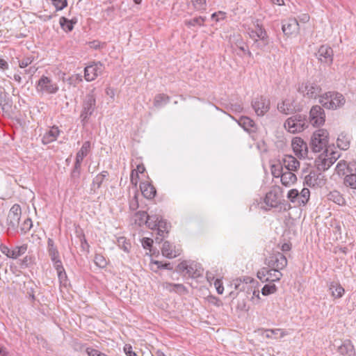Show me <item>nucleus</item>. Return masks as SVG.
<instances>
[{
    "instance_id": "nucleus-42",
    "label": "nucleus",
    "mask_w": 356,
    "mask_h": 356,
    "mask_svg": "<svg viewBox=\"0 0 356 356\" xmlns=\"http://www.w3.org/2000/svg\"><path fill=\"white\" fill-rule=\"evenodd\" d=\"M27 244H23L22 245L15 247V248L12 250L11 259H15L23 255L27 251Z\"/></svg>"
},
{
    "instance_id": "nucleus-39",
    "label": "nucleus",
    "mask_w": 356,
    "mask_h": 356,
    "mask_svg": "<svg viewBox=\"0 0 356 356\" xmlns=\"http://www.w3.org/2000/svg\"><path fill=\"white\" fill-rule=\"evenodd\" d=\"M337 143L340 149L346 150L349 148L350 138L346 134L342 133L339 136Z\"/></svg>"
},
{
    "instance_id": "nucleus-40",
    "label": "nucleus",
    "mask_w": 356,
    "mask_h": 356,
    "mask_svg": "<svg viewBox=\"0 0 356 356\" xmlns=\"http://www.w3.org/2000/svg\"><path fill=\"white\" fill-rule=\"evenodd\" d=\"M134 223L138 226L146 225V219H147V213L146 211H138L134 214Z\"/></svg>"
},
{
    "instance_id": "nucleus-20",
    "label": "nucleus",
    "mask_w": 356,
    "mask_h": 356,
    "mask_svg": "<svg viewBox=\"0 0 356 356\" xmlns=\"http://www.w3.org/2000/svg\"><path fill=\"white\" fill-rule=\"evenodd\" d=\"M282 29L285 35L289 36L299 31V24L296 18H289L282 22Z\"/></svg>"
},
{
    "instance_id": "nucleus-61",
    "label": "nucleus",
    "mask_w": 356,
    "mask_h": 356,
    "mask_svg": "<svg viewBox=\"0 0 356 356\" xmlns=\"http://www.w3.org/2000/svg\"><path fill=\"white\" fill-rule=\"evenodd\" d=\"M124 352L127 356H138L133 350L132 346L130 344H125L124 346Z\"/></svg>"
},
{
    "instance_id": "nucleus-55",
    "label": "nucleus",
    "mask_w": 356,
    "mask_h": 356,
    "mask_svg": "<svg viewBox=\"0 0 356 356\" xmlns=\"http://www.w3.org/2000/svg\"><path fill=\"white\" fill-rule=\"evenodd\" d=\"M86 353L88 356H108L107 355L102 353L99 350L90 347L86 348Z\"/></svg>"
},
{
    "instance_id": "nucleus-12",
    "label": "nucleus",
    "mask_w": 356,
    "mask_h": 356,
    "mask_svg": "<svg viewBox=\"0 0 356 356\" xmlns=\"http://www.w3.org/2000/svg\"><path fill=\"white\" fill-rule=\"evenodd\" d=\"M282 273L277 269L273 268H262L257 274L258 279L262 282H274L280 281L282 277Z\"/></svg>"
},
{
    "instance_id": "nucleus-5",
    "label": "nucleus",
    "mask_w": 356,
    "mask_h": 356,
    "mask_svg": "<svg viewBox=\"0 0 356 356\" xmlns=\"http://www.w3.org/2000/svg\"><path fill=\"white\" fill-rule=\"evenodd\" d=\"M35 90L41 95H54L59 90V86L50 77L42 75L35 83Z\"/></svg>"
},
{
    "instance_id": "nucleus-17",
    "label": "nucleus",
    "mask_w": 356,
    "mask_h": 356,
    "mask_svg": "<svg viewBox=\"0 0 356 356\" xmlns=\"http://www.w3.org/2000/svg\"><path fill=\"white\" fill-rule=\"evenodd\" d=\"M251 104L256 114L259 116H263L270 109V101L263 96L254 99Z\"/></svg>"
},
{
    "instance_id": "nucleus-15",
    "label": "nucleus",
    "mask_w": 356,
    "mask_h": 356,
    "mask_svg": "<svg viewBox=\"0 0 356 356\" xmlns=\"http://www.w3.org/2000/svg\"><path fill=\"white\" fill-rule=\"evenodd\" d=\"M287 263L286 257L280 252L272 254L266 259V264L269 268H273L280 271L287 266Z\"/></svg>"
},
{
    "instance_id": "nucleus-43",
    "label": "nucleus",
    "mask_w": 356,
    "mask_h": 356,
    "mask_svg": "<svg viewBox=\"0 0 356 356\" xmlns=\"http://www.w3.org/2000/svg\"><path fill=\"white\" fill-rule=\"evenodd\" d=\"M162 218L161 217L157 216V215H152L149 216L147 214V219H146V225L151 229L152 230L154 231L155 227H156V225L159 223L160 219Z\"/></svg>"
},
{
    "instance_id": "nucleus-35",
    "label": "nucleus",
    "mask_w": 356,
    "mask_h": 356,
    "mask_svg": "<svg viewBox=\"0 0 356 356\" xmlns=\"http://www.w3.org/2000/svg\"><path fill=\"white\" fill-rule=\"evenodd\" d=\"M48 253L51 261L60 259V255L57 248L54 245V242L51 238L47 241Z\"/></svg>"
},
{
    "instance_id": "nucleus-1",
    "label": "nucleus",
    "mask_w": 356,
    "mask_h": 356,
    "mask_svg": "<svg viewBox=\"0 0 356 356\" xmlns=\"http://www.w3.org/2000/svg\"><path fill=\"white\" fill-rule=\"evenodd\" d=\"M318 102L328 110H337L342 108L346 104L344 96L337 91H328L319 97Z\"/></svg>"
},
{
    "instance_id": "nucleus-3",
    "label": "nucleus",
    "mask_w": 356,
    "mask_h": 356,
    "mask_svg": "<svg viewBox=\"0 0 356 356\" xmlns=\"http://www.w3.org/2000/svg\"><path fill=\"white\" fill-rule=\"evenodd\" d=\"M282 192V188L280 186H273L270 191L266 195L264 198L265 204L271 208L280 207V210L284 211L291 209V206L289 203L286 202L284 200L283 202L280 201V197Z\"/></svg>"
},
{
    "instance_id": "nucleus-64",
    "label": "nucleus",
    "mask_w": 356,
    "mask_h": 356,
    "mask_svg": "<svg viewBox=\"0 0 356 356\" xmlns=\"http://www.w3.org/2000/svg\"><path fill=\"white\" fill-rule=\"evenodd\" d=\"M0 250L7 257L11 258L12 250H10L7 245L1 244L0 245Z\"/></svg>"
},
{
    "instance_id": "nucleus-7",
    "label": "nucleus",
    "mask_w": 356,
    "mask_h": 356,
    "mask_svg": "<svg viewBox=\"0 0 356 356\" xmlns=\"http://www.w3.org/2000/svg\"><path fill=\"white\" fill-rule=\"evenodd\" d=\"M22 216L21 207L18 204H15L10 208L8 217H7V225H8V234H12L18 232L19 223Z\"/></svg>"
},
{
    "instance_id": "nucleus-46",
    "label": "nucleus",
    "mask_w": 356,
    "mask_h": 356,
    "mask_svg": "<svg viewBox=\"0 0 356 356\" xmlns=\"http://www.w3.org/2000/svg\"><path fill=\"white\" fill-rule=\"evenodd\" d=\"M205 19L202 17H195L190 20H186L184 24L188 27L195 26H203Z\"/></svg>"
},
{
    "instance_id": "nucleus-13",
    "label": "nucleus",
    "mask_w": 356,
    "mask_h": 356,
    "mask_svg": "<svg viewBox=\"0 0 356 356\" xmlns=\"http://www.w3.org/2000/svg\"><path fill=\"white\" fill-rule=\"evenodd\" d=\"M321 170L318 169L316 170H312L310 172L305 176L304 185L314 188V187H322L325 184L326 179L325 176L320 172Z\"/></svg>"
},
{
    "instance_id": "nucleus-47",
    "label": "nucleus",
    "mask_w": 356,
    "mask_h": 356,
    "mask_svg": "<svg viewBox=\"0 0 356 356\" xmlns=\"http://www.w3.org/2000/svg\"><path fill=\"white\" fill-rule=\"evenodd\" d=\"M283 165L280 162L277 164H274L271 166V173L274 177L278 178L282 175L284 172Z\"/></svg>"
},
{
    "instance_id": "nucleus-6",
    "label": "nucleus",
    "mask_w": 356,
    "mask_h": 356,
    "mask_svg": "<svg viewBox=\"0 0 356 356\" xmlns=\"http://www.w3.org/2000/svg\"><path fill=\"white\" fill-rule=\"evenodd\" d=\"M286 197L294 207H304L309 200L310 191L307 188H303L300 192L293 188L288 191Z\"/></svg>"
},
{
    "instance_id": "nucleus-59",
    "label": "nucleus",
    "mask_w": 356,
    "mask_h": 356,
    "mask_svg": "<svg viewBox=\"0 0 356 356\" xmlns=\"http://www.w3.org/2000/svg\"><path fill=\"white\" fill-rule=\"evenodd\" d=\"M33 263L32 257L30 256H26L20 261V267L21 268H27L31 264Z\"/></svg>"
},
{
    "instance_id": "nucleus-49",
    "label": "nucleus",
    "mask_w": 356,
    "mask_h": 356,
    "mask_svg": "<svg viewBox=\"0 0 356 356\" xmlns=\"http://www.w3.org/2000/svg\"><path fill=\"white\" fill-rule=\"evenodd\" d=\"M277 290V287L274 284H265L261 289V293L264 296H268L275 293Z\"/></svg>"
},
{
    "instance_id": "nucleus-53",
    "label": "nucleus",
    "mask_w": 356,
    "mask_h": 356,
    "mask_svg": "<svg viewBox=\"0 0 356 356\" xmlns=\"http://www.w3.org/2000/svg\"><path fill=\"white\" fill-rule=\"evenodd\" d=\"M33 60H34V57L33 56H26V57H24L22 60H19L18 61L19 66L21 68H25L27 66H29V65H31L33 63Z\"/></svg>"
},
{
    "instance_id": "nucleus-48",
    "label": "nucleus",
    "mask_w": 356,
    "mask_h": 356,
    "mask_svg": "<svg viewBox=\"0 0 356 356\" xmlns=\"http://www.w3.org/2000/svg\"><path fill=\"white\" fill-rule=\"evenodd\" d=\"M94 262L97 266L100 268H104L107 266L106 258L101 254H96L94 258Z\"/></svg>"
},
{
    "instance_id": "nucleus-34",
    "label": "nucleus",
    "mask_w": 356,
    "mask_h": 356,
    "mask_svg": "<svg viewBox=\"0 0 356 356\" xmlns=\"http://www.w3.org/2000/svg\"><path fill=\"white\" fill-rule=\"evenodd\" d=\"M170 97L163 93L156 95L154 99V106L156 108H161L170 102Z\"/></svg>"
},
{
    "instance_id": "nucleus-50",
    "label": "nucleus",
    "mask_w": 356,
    "mask_h": 356,
    "mask_svg": "<svg viewBox=\"0 0 356 356\" xmlns=\"http://www.w3.org/2000/svg\"><path fill=\"white\" fill-rule=\"evenodd\" d=\"M344 183L346 186L356 189V175L350 174L349 175H346L344 179Z\"/></svg>"
},
{
    "instance_id": "nucleus-21",
    "label": "nucleus",
    "mask_w": 356,
    "mask_h": 356,
    "mask_svg": "<svg viewBox=\"0 0 356 356\" xmlns=\"http://www.w3.org/2000/svg\"><path fill=\"white\" fill-rule=\"evenodd\" d=\"M255 283L257 284V282L250 277H245L243 280L239 278L233 281L234 289L240 291L252 289Z\"/></svg>"
},
{
    "instance_id": "nucleus-54",
    "label": "nucleus",
    "mask_w": 356,
    "mask_h": 356,
    "mask_svg": "<svg viewBox=\"0 0 356 356\" xmlns=\"http://www.w3.org/2000/svg\"><path fill=\"white\" fill-rule=\"evenodd\" d=\"M51 1L56 10H61L67 6V0H51Z\"/></svg>"
},
{
    "instance_id": "nucleus-30",
    "label": "nucleus",
    "mask_w": 356,
    "mask_h": 356,
    "mask_svg": "<svg viewBox=\"0 0 356 356\" xmlns=\"http://www.w3.org/2000/svg\"><path fill=\"white\" fill-rule=\"evenodd\" d=\"M338 352L342 355L355 356L354 346L350 340H345L338 347Z\"/></svg>"
},
{
    "instance_id": "nucleus-63",
    "label": "nucleus",
    "mask_w": 356,
    "mask_h": 356,
    "mask_svg": "<svg viewBox=\"0 0 356 356\" xmlns=\"http://www.w3.org/2000/svg\"><path fill=\"white\" fill-rule=\"evenodd\" d=\"M51 261L53 262L54 267L56 269L57 273L65 270V268L63 266L62 261H60V259L54 260V261Z\"/></svg>"
},
{
    "instance_id": "nucleus-31",
    "label": "nucleus",
    "mask_w": 356,
    "mask_h": 356,
    "mask_svg": "<svg viewBox=\"0 0 356 356\" xmlns=\"http://www.w3.org/2000/svg\"><path fill=\"white\" fill-rule=\"evenodd\" d=\"M0 106L3 111H8L12 107V100L3 88H0Z\"/></svg>"
},
{
    "instance_id": "nucleus-4",
    "label": "nucleus",
    "mask_w": 356,
    "mask_h": 356,
    "mask_svg": "<svg viewBox=\"0 0 356 356\" xmlns=\"http://www.w3.org/2000/svg\"><path fill=\"white\" fill-rule=\"evenodd\" d=\"M284 127L291 133L301 132L309 127L307 118L305 115L296 114L284 122Z\"/></svg>"
},
{
    "instance_id": "nucleus-29",
    "label": "nucleus",
    "mask_w": 356,
    "mask_h": 356,
    "mask_svg": "<svg viewBox=\"0 0 356 356\" xmlns=\"http://www.w3.org/2000/svg\"><path fill=\"white\" fill-rule=\"evenodd\" d=\"M328 288L331 296L335 299L342 298L345 293L344 288L338 282L333 281L330 282Z\"/></svg>"
},
{
    "instance_id": "nucleus-60",
    "label": "nucleus",
    "mask_w": 356,
    "mask_h": 356,
    "mask_svg": "<svg viewBox=\"0 0 356 356\" xmlns=\"http://www.w3.org/2000/svg\"><path fill=\"white\" fill-rule=\"evenodd\" d=\"M141 243L143 248L150 250L153 244V240L150 238L145 237L142 239Z\"/></svg>"
},
{
    "instance_id": "nucleus-27",
    "label": "nucleus",
    "mask_w": 356,
    "mask_h": 356,
    "mask_svg": "<svg viewBox=\"0 0 356 356\" xmlns=\"http://www.w3.org/2000/svg\"><path fill=\"white\" fill-rule=\"evenodd\" d=\"M238 124L247 132L254 133L257 128L254 122L247 116H241L238 120Z\"/></svg>"
},
{
    "instance_id": "nucleus-32",
    "label": "nucleus",
    "mask_w": 356,
    "mask_h": 356,
    "mask_svg": "<svg viewBox=\"0 0 356 356\" xmlns=\"http://www.w3.org/2000/svg\"><path fill=\"white\" fill-rule=\"evenodd\" d=\"M280 180L283 186L290 187L297 181V177L293 172L284 170Z\"/></svg>"
},
{
    "instance_id": "nucleus-9",
    "label": "nucleus",
    "mask_w": 356,
    "mask_h": 356,
    "mask_svg": "<svg viewBox=\"0 0 356 356\" xmlns=\"http://www.w3.org/2000/svg\"><path fill=\"white\" fill-rule=\"evenodd\" d=\"M328 132L326 129H320L316 131L311 139V148L314 152H320L328 144Z\"/></svg>"
},
{
    "instance_id": "nucleus-22",
    "label": "nucleus",
    "mask_w": 356,
    "mask_h": 356,
    "mask_svg": "<svg viewBox=\"0 0 356 356\" xmlns=\"http://www.w3.org/2000/svg\"><path fill=\"white\" fill-rule=\"evenodd\" d=\"M292 148L298 156H305L307 154V145L301 138L296 137L292 140Z\"/></svg>"
},
{
    "instance_id": "nucleus-41",
    "label": "nucleus",
    "mask_w": 356,
    "mask_h": 356,
    "mask_svg": "<svg viewBox=\"0 0 356 356\" xmlns=\"http://www.w3.org/2000/svg\"><path fill=\"white\" fill-rule=\"evenodd\" d=\"M335 161L334 158L323 159L317 164V168L318 170L325 171L332 166Z\"/></svg>"
},
{
    "instance_id": "nucleus-56",
    "label": "nucleus",
    "mask_w": 356,
    "mask_h": 356,
    "mask_svg": "<svg viewBox=\"0 0 356 356\" xmlns=\"http://www.w3.org/2000/svg\"><path fill=\"white\" fill-rule=\"evenodd\" d=\"M194 8L196 10H204L206 7V0H191Z\"/></svg>"
},
{
    "instance_id": "nucleus-38",
    "label": "nucleus",
    "mask_w": 356,
    "mask_h": 356,
    "mask_svg": "<svg viewBox=\"0 0 356 356\" xmlns=\"http://www.w3.org/2000/svg\"><path fill=\"white\" fill-rule=\"evenodd\" d=\"M162 254L169 259L177 257L176 252L172 249V245L168 241H165L161 248Z\"/></svg>"
},
{
    "instance_id": "nucleus-45",
    "label": "nucleus",
    "mask_w": 356,
    "mask_h": 356,
    "mask_svg": "<svg viewBox=\"0 0 356 356\" xmlns=\"http://www.w3.org/2000/svg\"><path fill=\"white\" fill-rule=\"evenodd\" d=\"M61 28L66 32L72 31L73 29L72 20H69L65 17H61L59 20Z\"/></svg>"
},
{
    "instance_id": "nucleus-23",
    "label": "nucleus",
    "mask_w": 356,
    "mask_h": 356,
    "mask_svg": "<svg viewBox=\"0 0 356 356\" xmlns=\"http://www.w3.org/2000/svg\"><path fill=\"white\" fill-rule=\"evenodd\" d=\"M285 171L293 172L300 168V162L294 156L286 155L280 161Z\"/></svg>"
},
{
    "instance_id": "nucleus-19",
    "label": "nucleus",
    "mask_w": 356,
    "mask_h": 356,
    "mask_svg": "<svg viewBox=\"0 0 356 356\" xmlns=\"http://www.w3.org/2000/svg\"><path fill=\"white\" fill-rule=\"evenodd\" d=\"M277 109L280 112L289 115L300 111V106L293 99H285L281 104H278Z\"/></svg>"
},
{
    "instance_id": "nucleus-8",
    "label": "nucleus",
    "mask_w": 356,
    "mask_h": 356,
    "mask_svg": "<svg viewBox=\"0 0 356 356\" xmlns=\"http://www.w3.org/2000/svg\"><path fill=\"white\" fill-rule=\"evenodd\" d=\"M255 28V30H250L248 33L250 37L254 40L252 46L262 49L269 44V37L262 26L257 24Z\"/></svg>"
},
{
    "instance_id": "nucleus-58",
    "label": "nucleus",
    "mask_w": 356,
    "mask_h": 356,
    "mask_svg": "<svg viewBox=\"0 0 356 356\" xmlns=\"http://www.w3.org/2000/svg\"><path fill=\"white\" fill-rule=\"evenodd\" d=\"M79 238H80L81 249L83 250H86V251L88 252L90 245L86 238L85 234L83 233H81V234L79 236Z\"/></svg>"
},
{
    "instance_id": "nucleus-44",
    "label": "nucleus",
    "mask_w": 356,
    "mask_h": 356,
    "mask_svg": "<svg viewBox=\"0 0 356 356\" xmlns=\"http://www.w3.org/2000/svg\"><path fill=\"white\" fill-rule=\"evenodd\" d=\"M117 245L125 252H129L131 248V243L124 236H120L117 238Z\"/></svg>"
},
{
    "instance_id": "nucleus-62",
    "label": "nucleus",
    "mask_w": 356,
    "mask_h": 356,
    "mask_svg": "<svg viewBox=\"0 0 356 356\" xmlns=\"http://www.w3.org/2000/svg\"><path fill=\"white\" fill-rule=\"evenodd\" d=\"M131 182L136 186L139 179V176L136 170H132L130 176Z\"/></svg>"
},
{
    "instance_id": "nucleus-11",
    "label": "nucleus",
    "mask_w": 356,
    "mask_h": 356,
    "mask_svg": "<svg viewBox=\"0 0 356 356\" xmlns=\"http://www.w3.org/2000/svg\"><path fill=\"white\" fill-rule=\"evenodd\" d=\"M309 124L314 127L323 126L325 122V113L324 109L319 105L313 106L309 111V116L307 119Z\"/></svg>"
},
{
    "instance_id": "nucleus-14",
    "label": "nucleus",
    "mask_w": 356,
    "mask_h": 356,
    "mask_svg": "<svg viewBox=\"0 0 356 356\" xmlns=\"http://www.w3.org/2000/svg\"><path fill=\"white\" fill-rule=\"evenodd\" d=\"M104 70V65L101 62H92L84 68V79L88 82L92 81L102 74Z\"/></svg>"
},
{
    "instance_id": "nucleus-18",
    "label": "nucleus",
    "mask_w": 356,
    "mask_h": 356,
    "mask_svg": "<svg viewBox=\"0 0 356 356\" xmlns=\"http://www.w3.org/2000/svg\"><path fill=\"white\" fill-rule=\"evenodd\" d=\"M170 227V223L163 218L160 219L159 223L156 225L154 232H156L155 242L161 243L167 237Z\"/></svg>"
},
{
    "instance_id": "nucleus-57",
    "label": "nucleus",
    "mask_w": 356,
    "mask_h": 356,
    "mask_svg": "<svg viewBox=\"0 0 356 356\" xmlns=\"http://www.w3.org/2000/svg\"><path fill=\"white\" fill-rule=\"evenodd\" d=\"M139 207L138 195L136 193L129 201V209L131 211H136Z\"/></svg>"
},
{
    "instance_id": "nucleus-16",
    "label": "nucleus",
    "mask_w": 356,
    "mask_h": 356,
    "mask_svg": "<svg viewBox=\"0 0 356 356\" xmlns=\"http://www.w3.org/2000/svg\"><path fill=\"white\" fill-rule=\"evenodd\" d=\"M316 56L317 59L324 65L330 66L333 63V50L328 45H321L316 53Z\"/></svg>"
},
{
    "instance_id": "nucleus-28",
    "label": "nucleus",
    "mask_w": 356,
    "mask_h": 356,
    "mask_svg": "<svg viewBox=\"0 0 356 356\" xmlns=\"http://www.w3.org/2000/svg\"><path fill=\"white\" fill-rule=\"evenodd\" d=\"M140 188L144 197L151 200L154 198L156 194V190L150 183L145 181L141 182Z\"/></svg>"
},
{
    "instance_id": "nucleus-2",
    "label": "nucleus",
    "mask_w": 356,
    "mask_h": 356,
    "mask_svg": "<svg viewBox=\"0 0 356 356\" xmlns=\"http://www.w3.org/2000/svg\"><path fill=\"white\" fill-rule=\"evenodd\" d=\"M96 95L94 90H90L83 97L81 104V111L80 113V120L83 126H85L96 110Z\"/></svg>"
},
{
    "instance_id": "nucleus-52",
    "label": "nucleus",
    "mask_w": 356,
    "mask_h": 356,
    "mask_svg": "<svg viewBox=\"0 0 356 356\" xmlns=\"http://www.w3.org/2000/svg\"><path fill=\"white\" fill-rule=\"evenodd\" d=\"M33 226V222L31 218H28L24 220L23 224L20 227L21 232L25 234L29 232Z\"/></svg>"
},
{
    "instance_id": "nucleus-51",
    "label": "nucleus",
    "mask_w": 356,
    "mask_h": 356,
    "mask_svg": "<svg viewBox=\"0 0 356 356\" xmlns=\"http://www.w3.org/2000/svg\"><path fill=\"white\" fill-rule=\"evenodd\" d=\"M60 284L66 287L70 284L65 270L57 273Z\"/></svg>"
},
{
    "instance_id": "nucleus-36",
    "label": "nucleus",
    "mask_w": 356,
    "mask_h": 356,
    "mask_svg": "<svg viewBox=\"0 0 356 356\" xmlns=\"http://www.w3.org/2000/svg\"><path fill=\"white\" fill-rule=\"evenodd\" d=\"M327 198L330 201H332L333 202L339 204V205H343L345 204V200L341 195V194L337 191H333L330 192L327 195Z\"/></svg>"
},
{
    "instance_id": "nucleus-33",
    "label": "nucleus",
    "mask_w": 356,
    "mask_h": 356,
    "mask_svg": "<svg viewBox=\"0 0 356 356\" xmlns=\"http://www.w3.org/2000/svg\"><path fill=\"white\" fill-rule=\"evenodd\" d=\"M91 149L90 141H85L79 151L76 154L75 162L78 163H82L83 159L88 154Z\"/></svg>"
},
{
    "instance_id": "nucleus-24",
    "label": "nucleus",
    "mask_w": 356,
    "mask_h": 356,
    "mask_svg": "<svg viewBox=\"0 0 356 356\" xmlns=\"http://www.w3.org/2000/svg\"><path fill=\"white\" fill-rule=\"evenodd\" d=\"M60 131L56 126L51 127L42 136V143L44 145H47L55 140L58 137Z\"/></svg>"
},
{
    "instance_id": "nucleus-10",
    "label": "nucleus",
    "mask_w": 356,
    "mask_h": 356,
    "mask_svg": "<svg viewBox=\"0 0 356 356\" xmlns=\"http://www.w3.org/2000/svg\"><path fill=\"white\" fill-rule=\"evenodd\" d=\"M322 88L319 84L314 81H307L302 83L298 87V92H300L304 97L307 99H316L321 96V92Z\"/></svg>"
},
{
    "instance_id": "nucleus-37",
    "label": "nucleus",
    "mask_w": 356,
    "mask_h": 356,
    "mask_svg": "<svg viewBox=\"0 0 356 356\" xmlns=\"http://www.w3.org/2000/svg\"><path fill=\"white\" fill-rule=\"evenodd\" d=\"M202 273L200 269L197 268V264L193 263L188 264L186 271L184 275L189 277L197 278L201 276Z\"/></svg>"
},
{
    "instance_id": "nucleus-26",
    "label": "nucleus",
    "mask_w": 356,
    "mask_h": 356,
    "mask_svg": "<svg viewBox=\"0 0 356 356\" xmlns=\"http://www.w3.org/2000/svg\"><path fill=\"white\" fill-rule=\"evenodd\" d=\"M108 176V172L106 170H103L98 175H97L92 179V182L90 187V193L95 194L97 190L99 189L104 179Z\"/></svg>"
},
{
    "instance_id": "nucleus-25",
    "label": "nucleus",
    "mask_w": 356,
    "mask_h": 356,
    "mask_svg": "<svg viewBox=\"0 0 356 356\" xmlns=\"http://www.w3.org/2000/svg\"><path fill=\"white\" fill-rule=\"evenodd\" d=\"M81 172V164L74 162L73 168L70 173V185L73 187H78L80 183Z\"/></svg>"
}]
</instances>
